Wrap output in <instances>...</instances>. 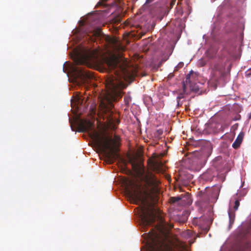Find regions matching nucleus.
I'll use <instances>...</instances> for the list:
<instances>
[{
	"mask_svg": "<svg viewBox=\"0 0 251 251\" xmlns=\"http://www.w3.org/2000/svg\"><path fill=\"white\" fill-rule=\"evenodd\" d=\"M103 54L100 48L87 47L80 44L75 47L69 52L70 57L75 64L70 66L72 78H69L70 82L76 86L88 84L89 81L94 77L93 75L85 70L83 67L79 65H84L97 60ZM69 77V74H67Z\"/></svg>",
	"mask_w": 251,
	"mask_h": 251,
	"instance_id": "obj_1",
	"label": "nucleus"
},
{
	"mask_svg": "<svg viewBox=\"0 0 251 251\" xmlns=\"http://www.w3.org/2000/svg\"><path fill=\"white\" fill-rule=\"evenodd\" d=\"M98 21V16L93 13L82 17L78 21L81 27L75 28L72 31V33L75 36L74 39L75 41L85 40L88 42H94L97 38H100L103 36L100 28L99 26H95Z\"/></svg>",
	"mask_w": 251,
	"mask_h": 251,
	"instance_id": "obj_2",
	"label": "nucleus"
},
{
	"mask_svg": "<svg viewBox=\"0 0 251 251\" xmlns=\"http://www.w3.org/2000/svg\"><path fill=\"white\" fill-rule=\"evenodd\" d=\"M144 239L145 245L147 246L149 251H165V248L174 241L182 248H185L186 245H183L177 238L173 235L166 234L160 235L152 228L148 232L142 235Z\"/></svg>",
	"mask_w": 251,
	"mask_h": 251,
	"instance_id": "obj_3",
	"label": "nucleus"
},
{
	"mask_svg": "<svg viewBox=\"0 0 251 251\" xmlns=\"http://www.w3.org/2000/svg\"><path fill=\"white\" fill-rule=\"evenodd\" d=\"M78 132H87L89 134L95 146L103 153L108 163H114L116 156L109 152V144L98 134L94 125L90 122L81 121L78 123Z\"/></svg>",
	"mask_w": 251,
	"mask_h": 251,
	"instance_id": "obj_4",
	"label": "nucleus"
},
{
	"mask_svg": "<svg viewBox=\"0 0 251 251\" xmlns=\"http://www.w3.org/2000/svg\"><path fill=\"white\" fill-rule=\"evenodd\" d=\"M128 197L132 202L139 204L140 210L139 217L142 228L144 230L148 226L151 224V220L146 215L145 193L140 184H135L132 190H128Z\"/></svg>",
	"mask_w": 251,
	"mask_h": 251,
	"instance_id": "obj_5",
	"label": "nucleus"
},
{
	"mask_svg": "<svg viewBox=\"0 0 251 251\" xmlns=\"http://www.w3.org/2000/svg\"><path fill=\"white\" fill-rule=\"evenodd\" d=\"M122 81L121 78L113 77L107 84L108 88L107 97L110 100L116 101L122 97L121 87Z\"/></svg>",
	"mask_w": 251,
	"mask_h": 251,
	"instance_id": "obj_6",
	"label": "nucleus"
},
{
	"mask_svg": "<svg viewBox=\"0 0 251 251\" xmlns=\"http://www.w3.org/2000/svg\"><path fill=\"white\" fill-rule=\"evenodd\" d=\"M214 188H213L209 192H204L202 194L201 198L200 200V202L201 203H213L215 202L218 198L221 186H214Z\"/></svg>",
	"mask_w": 251,
	"mask_h": 251,
	"instance_id": "obj_7",
	"label": "nucleus"
},
{
	"mask_svg": "<svg viewBox=\"0 0 251 251\" xmlns=\"http://www.w3.org/2000/svg\"><path fill=\"white\" fill-rule=\"evenodd\" d=\"M84 100L85 98L83 97L80 93H76L74 95L71 100L72 106H73L74 104L77 107L81 106L83 104Z\"/></svg>",
	"mask_w": 251,
	"mask_h": 251,
	"instance_id": "obj_8",
	"label": "nucleus"
},
{
	"mask_svg": "<svg viewBox=\"0 0 251 251\" xmlns=\"http://www.w3.org/2000/svg\"><path fill=\"white\" fill-rule=\"evenodd\" d=\"M225 64L221 60H219L211 65V68L213 71L218 72L220 75H223L225 70Z\"/></svg>",
	"mask_w": 251,
	"mask_h": 251,
	"instance_id": "obj_9",
	"label": "nucleus"
},
{
	"mask_svg": "<svg viewBox=\"0 0 251 251\" xmlns=\"http://www.w3.org/2000/svg\"><path fill=\"white\" fill-rule=\"evenodd\" d=\"M217 175V174L214 169H209L201 175V178L205 181H212Z\"/></svg>",
	"mask_w": 251,
	"mask_h": 251,
	"instance_id": "obj_10",
	"label": "nucleus"
},
{
	"mask_svg": "<svg viewBox=\"0 0 251 251\" xmlns=\"http://www.w3.org/2000/svg\"><path fill=\"white\" fill-rule=\"evenodd\" d=\"M108 65L112 70L114 71L115 74H118L119 71L122 72L125 71L124 67L123 66V65L118 61H112L109 63Z\"/></svg>",
	"mask_w": 251,
	"mask_h": 251,
	"instance_id": "obj_11",
	"label": "nucleus"
},
{
	"mask_svg": "<svg viewBox=\"0 0 251 251\" xmlns=\"http://www.w3.org/2000/svg\"><path fill=\"white\" fill-rule=\"evenodd\" d=\"M218 49L216 47H211L206 51L207 57L209 58L213 59L217 57Z\"/></svg>",
	"mask_w": 251,
	"mask_h": 251,
	"instance_id": "obj_12",
	"label": "nucleus"
},
{
	"mask_svg": "<svg viewBox=\"0 0 251 251\" xmlns=\"http://www.w3.org/2000/svg\"><path fill=\"white\" fill-rule=\"evenodd\" d=\"M244 136L243 132H241L237 136L236 140L232 144V147L234 149H237L240 146Z\"/></svg>",
	"mask_w": 251,
	"mask_h": 251,
	"instance_id": "obj_13",
	"label": "nucleus"
},
{
	"mask_svg": "<svg viewBox=\"0 0 251 251\" xmlns=\"http://www.w3.org/2000/svg\"><path fill=\"white\" fill-rule=\"evenodd\" d=\"M228 215L229 217L228 229H230L234 222L235 213L234 212H232L231 209L229 208L228 210Z\"/></svg>",
	"mask_w": 251,
	"mask_h": 251,
	"instance_id": "obj_14",
	"label": "nucleus"
},
{
	"mask_svg": "<svg viewBox=\"0 0 251 251\" xmlns=\"http://www.w3.org/2000/svg\"><path fill=\"white\" fill-rule=\"evenodd\" d=\"M192 203L191 197L188 196H184L182 197L181 204L183 205H189Z\"/></svg>",
	"mask_w": 251,
	"mask_h": 251,
	"instance_id": "obj_15",
	"label": "nucleus"
},
{
	"mask_svg": "<svg viewBox=\"0 0 251 251\" xmlns=\"http://www.w3.org/2000/svg\"><path fill=\"white\" fill-rule=\"evenodd\" d=\"M193 77V75L192 76L189 74L186 75L185 81L182 82L183 91H184V92L186 91V85L191 83V79Z\"/></svg>",
	"mask_w": 251,
	"mask_h": 251,
	"instance_id": "obj_16",
	"label": "nucleus"
},
{
	"mask_svg": "<svg viewBox=\"0 0 251 251\" xmlns=\"http://www.w3.org/2000/svg\"><path fill=\"white\" fill-rule=\"evenodd\" d=\"M103 105H102V112L103 113H105V114H107V112L108 113V115H106V117H107L108 116L109 117H108V121H109V118L110 117H112V111H111V110L109 109V108L105 104H102Z\"/></svg>",
	"mask_w": 251,
	"mask_h": 251,
	"instance_id": "obj_17",
	"label": "nucleus"
},
{
	"mask_svg": "<svg viewBox=\"0 0 251 251\" xmlns=\"http://www.w3.org/2000/svg\"><path fill=\"white\" fill-rule=\"evenodd\" d=\"M247 193V190L245 188H243V189L238 190L237 193H236V196H237L239 198L241 197H244Z\"/></svg>",
	"mask_w": 251,
	"mask_h": 251,
	"instance_id": "obj_18",
	"label": "nucleus"
},
{
	"mask_svg": "<svg viewBox=\"0 0 251 251\" xmlns=\"http://www.w3.org/2000/svg\"><path fill=\"white\" fill-rule=\"evenodd\" d=\"M185 92H186V91L185 92L183 91V93H179L178 96L176 97V101H177V107H178L180 105H182V102L180 101V100L182 99H183L184 98V93H185Z\"/></svg>",
	"mask_w": 251,
	"mask_h": 251,
	"instance_id": "obj_19",
	"label": "nucleus"
},
{
	"mask_svg": "<svg viewBox=\"0 0 251 251\" xmlns=\"http://www.w3.org/2000/svg\"><path fill=\"white\" fill-rule=\"evenodd\" d=\"M109 123L110 124L114 125V126H115L119 123V121L116 118L110 117L109 119Z\"/></svg>",
	"mask_w": 251,
	"mask_h": 251,
	"instance_id": "obj_20",
	"label": "nucleus"
},
{
	"mask_svg": "<svg viewBox=\"0 0 251 251\" xmlns=\"http://www.w3.org/2000/svg\"><path fill=\"white\" fill-rule=\"evenodd\" d=\"M240 199L238 197V198L235 201L234 205L233 207V209L234 211H236L238 210V207L240 205Z\"/></svg>",
	"mask_w": 251,
	"mask_h": 251,
	"instance_id": "obj_21",
	"label": "nucleus"
},
{
	"mask_svg": "<svg viewBox=\"0 0 251 251\" xmlns=\"http://www.w3.org/2000/svg\"><path fill=\"white\" fill-rule=\"evenodd\" d=\"M202 219H203L202 217H201L199 220L197 218H195L193 220V224L196 226H201V221Z\"/></svg>",
	"mask_w": 251,
	"mask_h": 251,
	"instance_id": "obj_22",
	"label": "nucleus"
},
{
	"mask_svg": "<svg viewBox=\"0 0 251 251\" xmlns=\"http://www.w3.org/2000/svg\"><path fill=\"white\" fill-rule=\"evenodd\" d=\"M206 63L207 61L205 59L201 58L199 60L198 64L199 67H203L206 64Z\"/></svg>",
	"mask_w": 251,
	"mask_h": 251,
	"instance_id": "obj_23",
	"label": "nucleus"
},
{
	"mask_svg": "<svg viewBox=\"0 0 251 251\" xmlns=\"http://www.w3.org/2000/svg\"><path fill=\"white\" fill-rule=\"evenodd\" d=\"M184 65V63L183 62H180L175 67V71H177L179 69L182 68Z\"/></svg>",
	"mask_w": 251,
	"mask_h": 251,
	"instance_id": "obj_24",
	"label": "nucleus"
},
{
	"mask_svg": "<svg viewBox=\"0 0 251 251\" xmlns=\"http://www.w3.org/2000/svg\"><path fill=\"white\" fill-rule=\"evenodd\" d=\"M181 199H182V197H179V196L174 198V202H178L179 203L181 204Z\"/></svg>",
	"mask_w": 251,
	"mask_h": 251,
	"instance_id": "obj_25",
	"label": "nucleus"
},
{
	"mask_svg": "<svg viewBox=\"0 0 251 251\" xmlns=\"http://www.w3.org/2000/svg\"><path fill=\"white\" fill-rule=\"evenodd\" d=\"M108 0H101V1H99L97 5H104V6H105V2H106V1H107Z\"/></svg>",
	"mask_w": 251,
	"mask_h": 251,
	"instance_id": "obj_26",
	"label": "nucleus"
},
{
	"mask_svg": "<svg viewBox=\"0 0 251 251\" xmlns=\"http://www.w3.org/2000/svg\"><path fill=\"white\" fill-rule=\"evenodd\" d=\"M68 117H69V123H70L71 124V129L73 131H75V129L73 128V126L72 125V120L70 119L69 115H68Z\"/></svg>",
	"mask_w": 251,
	"mask_h": 251,
	"instance_id": "obj_27",
	"label": "nucleus"
},
{
	"mask_svg": "<svg viewBox=\"0 0 251 251\" xmlns=\"http://www.w3.org/2000/svg\"><path fill=\"white\" fill-rule=\"evenodd\" d=\"M154 0H146V4L147 3H150L152 2H153Z\"/></svg>",
	"mask_w": 251,
	"mask_h": 251,
	"instance_id": "obj_28",
	"label": "nucleus"
},
{
	"mask_svg": "<svg viewBox=\"0 0 251 251\" xmlns=\"http://www.w3.org/2000/svg\"><path fill=\"white\" fill-rule=\"evenodd\" d=\"M194 72L193 71V70H191L189 73V74H190L191 75H193V74H194ZM195 75H196V74H195Z\"/></svg>",
	"mask_w": 251,
	"mask_h": 251,
	"instance_id": "obj_29",
	"label": "nucleus"
},
{
	"mask_svg": "<svg viewBox=\"0 0 251 251\" xmlns=\"http://www.w3.org/2000/svg\"><path fill=\"white\" fill-rule=\"evenodd\" d=\"M68 63V62H67V61H65V62L64 63V65H63V72H64V73H65V69H64V65H65L66 63Z\"/></svg>",
	"mask_w": 251,
	"mask_h": 251,
	"instance_id": "obj_30",
	"label": "nucleus"
},
{
	"mask_svg": "<svg viewBox=\"0 0 251 251\" xmlns=\"http://www.w3.org/2000/svg\"><path fill=\"white\" fill-rule=\"evenodd\" d=\"M209 230V228L208 227L206 226L205 227H204V230L205 231V232H207L208 231V230Z\"/></svg>",
	"mask_w": 251,
	"mask_h": 251,
	"instance_id": "obj_31",
	"label": "nucleus"
},
{
	"mask_svg": "<svg viewBox=\"0 0 251 251\" xmlns=\"http://www.w3.org/2000/svg\"><path fill=\"white\" fill-rule=\"evenodd\" d=\"M157 132H158V134H162V131H161L160 130H158L157 131Z\"/></svg>",
	"mask_w": 251,
	"mask_h": 251,
	"instance_id": "obj_32",
	"label": "nucleus"
},
{
	"mask_svg": "<svg viewBox=\"0 0 251 251\" xmlns=\"http://www.w3.org/2000/svg\"><path fill=\"white\" fill-rule=\"evenodd\" d=\"M115 138L116 139V140H118L119 139V137L117 135H115Z\"/></svg>",
	"mask_w": 251,
	"mask_h": 251,
	"instance_id": "obj_33",
	"label": "nucleus"
},
{
	"mask_svg": "<svg viewBox=\"0 0 251 251\" xmlns=\"http://www.w3.org/2000/svg\"><path fill=\"white\" fill-rule=\"evenodd\" d=\"M175 1H176V0H173V1L172 2V4H174Z\"/></svg>",
	"mask_w": 251,
	"mask_h": 251,
	"instance_id": "obj_34",
	"label": "nucleus"
},
{
	"mask_svg": "<svg viewBox=\"0 0 251 251\" xmlns=\"http://www.w3.org/2000/svg\"><path fill=\"white\" fill-rule=\"evenodd\" d=\"M216 0H211V1L212 2H214V1H215Z\"/></svg>",
	"mask_w": 251,
	"mask_h": 251,
	"instance_id": "obj_35",
	"label": "nucleus"
},
{
	"mask_svg": "<svg viewBox=\"0 0 251 251\" xmlns=\"http://www.w3.org/2000/svg\"><path fill=\"white\" fill-rule=\"evenodd\" d=\"M208 221H210V222H212L211 220H208Z\"/></svg>",
	"mask_w": 251,
	"mask_h": 251,
	"instance_id": "obj_36",
	"label": "nucleus"
}]
</instances>
